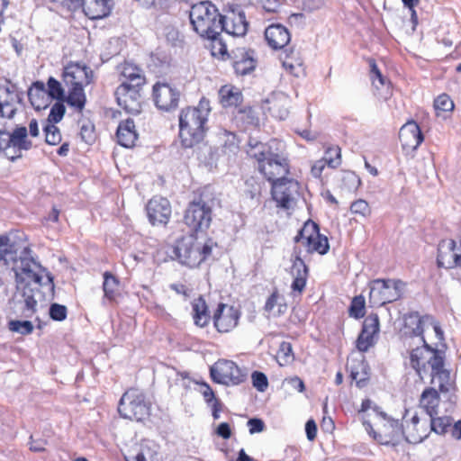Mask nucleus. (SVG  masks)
<instances>
[{"label":"nucleus","mask_w":461,"mask_h":461,"mask_svg":"<svg viewBox=\"0 0 461 461\" xmlns=\"http://www.w3.org/2000/svg\"><path fill=\"white\" fill-rule=\"evenodd\" d=\"M284 149V142L277 140L267 144L250 140L247 153L257 160L259 172L273 184L279 179H286L289 174V163Z\"/></svg>","instance_id":"f257e3e1"},{"label":"nucleus","mask_w":461,"mask_h":461,"mask_svg":"<svg viewBox=\"0 0 461 461\" xmlns=\"http://www.w3.org/2000/svg\"><path fill=\"white\" fill-rule=\"evenodd\" d=\"M381 416L385 420L384 424V434L376 435V432L373 429V427L369 421L365 420L363 422L366 430L369 434H374V438L378 439L384 444H387L393 440H398L401 435H403L406 441L411 444H417L423 441L429 435V420L427 417L420 416L417 413L413 414L411 419H407V415L404 416V423L400 426L398 420L388 419L386 420L385 414L381 412Z\"/></svg>","instance_id":"f03ea898"},{"label":"nucleus","mask_w":461,"mask_h":461,"mask_svg":"<svg viewBox=\"0 0 461 461\" xmlns=\"http://www.w3.org/2000/svg\"><path fill=\"white\" fill-rule=\"evenodd\" d=\"M220 15L218 9L210 1H202L191 6L189 19L193 30L202 38L212 42V55H224L226 45L218 38L220 35Z\"/></svg>","instance_id":"7ed1b4c3"},{"label":"nucleus","mask_w":461,"mask_h":461,"mask_svg":"<svg viewBox=\"0 0 461 461\" xmlns=\"http://www.w3.org/2000/svg\"><path fill=\"white\" fill-rule=\"evenodd\" d=\"M210 111L209 101L205 99H202L196 107L181 110L179 137L184 148H193L203 140Z\"/></svg>","instance_id":"20e7f679"},{"label":"nucleus","mask_w":461,"mask_h":461,"mask_svg":"<svg viewBox=\"0 0 461 461\" xmlns=\"http://www.w3.org/2000/svg\"><path fill=\"white\" fill-rule=\"evenodd\" d=\"M94 79L93 70L86 64L70 62L65 66L62 73V80L68 88L66 101L68 105L81 112L86 102L84 88L92 83Z\"/></svg>","instance_id":"39448f33"},{"label":"nucleus","mask_w":461,"mask_h":461,"mask_svg":"<svg viewBox=\"0 0 461 461\" xmlns=\"http://www.w3.org/2000/svg\"><path fill=\"white\" fill-rule=\"evenodd\" d=\"M0 262L11 267L19 280L28 274L33 276L39 267L29 247H21L5 235H0Z\"/></svg>","instance_id":"423d86ee"},{"label":"nucleus","mask_w":461,"mask_h":461,"mask_svg":"<svg viewBox=\"0 0 461 461\" xmlns=\"http://www.w3.org/2000/svg\"><path fill=\"white\" fill-rule=\"evenodd\" d=\"M214 245L212 240L205 237L185 236L174 246V258L183 265L195 267L211 255Z\"/></svg>","instance_id":"0eeeda50"},{"label":"nucleus","mask_w":461,"mask_h":461,"mask_svg":"<svg viewBox=\"0 0 461 461\" xmlns=\"http://www.w3.org/2000/svg\"><path fill=\"white\" fill-rule=\"evenodd\" d=\"M409 324H413L415 327L412 329V333L415 337H419V340L423 343L421 347L412 349L411 353V364L415 369L420 378L426 373L427 365L431 356H433V349L429 348L423 338V332L426 328L431 326L436 334L440 339L442 332L438 325L434 324L433 319L430 316H419L418 314L410 315Z\"/></svg>","instance_id":"6e6552de"},{"label":"nucleus","mask_w":461,"mask_h":461,"mask_svg":"<svg viewBox=\"0 0 461 461\" xmlns=\"http://www.w3.org/2000/svg\"><path fill=\"white\" fill-rule=\"evenodd\" d=\"M41 270V266L39 263V267L35 270L33 276L28 274L24 276L23 280H19L15 276L17 285L16 306L22 310V315L24 318H32L36 312L37 297L40 296L39 285L41 282L40 275Z\"/></svg>","instance_id":"1a4fd4ad"},{"label":"nucleus","mask_w":461,"mask_h":461,"mask_svg":"<svg viewBox=\"0 0 461 461\" xmlns=\"http://www.w3.org/2000/svg\"><path fill=\"white\" fill-rule=\"evenodd\" d=\"M369 286L370 303L382 306L399 300L403 294L405 283L400 279H375Z\"/></svg>","instance_id":"9d476101"},{"label":"nucleus","mask_w":461,"mask_h":461,"mask_svg":"<svg viewBox=\"0 0 461 461\" xmlns=\"http://www.w3.org/2000/svg\"><path fill=\"white\" fill-rule=\"evenodd\" d=\"M27 136L26 127H17L12 132L0 131V150L12 161L21 158L23 151L32 146Z\"/></svg>","instance_id":"9b49d317"},{"label":"nucleus","mask_w":461,"mask_h":461,"mask_svg":"<svg viewBox=\"0 0 461 461\" xmlns=\"http://www.w3.org/2000/svg\"><path fill=\"white\" fill-rule=\"evenodd\" d=\"M118 411L122 417L140 421L149 414V406L143 393L136 389L128 390L121 398Z\"/></svg>","instance_id":"f8f14e48"},{"label":"nucleus","mask_w":461,"mask_h":461,"mask_svg":"<svg viewBox=\"0 0 461 461\" xmlns=\"http://www.w3.org/2000/svg\"><path fill=\"white\" fill-rule=\"evenodd\" d=\"M184 221L192 230L208 229L212 221V206L202 197L191 202L185 210Z\"/></svg>","instance_id":"ddd939ff"},{"label":"nucleus","mask_w":461,"mask_h":461,"mask_svg":"<svg viewBox=\"0 0 461 461\" xmlns=\"http://www.w3.org/2000/svg\"><path fill=\"white\" fill-rule=\"evenodd\" d=\"M212 379L225 385H238L245 379L241 369L231 360L220 359L210 368Z\"/></svg>","instance_id":"4468645a"},{"label":"nucleus","mask_w":461,"mask_h":461,"mask_svg":"<svg viewBox=\"0 0 461 461\" xmlns=\"http://www.w3.org/2000/svg\"><path fill=\"white\" fill-rule=\"evenodd\" d=\"M60 3L70 10L82 7L85 14L92 19H102L108 16L112 11V0H51Z\"/></svg>","instance_id":"2eb2a0df"},{"label":"nucleus","mask_w":461,"mask_h":461,"mask_svg":"<svg viewBox=\"0 0 461 461\" xmlns=\"http://www.w3.org/2000/svg\"><path fill=\"white\" fill-rule=\"evenodd\" d=\"M220 32H225L233 37H243L248 32L249 23L240 6L229 5L224 14L220 15Z\"/></svg>","instance_id":"dca6fc26"},{"label":"nucleus","mask_w":461,"mask_h":461,"mask_svg":"<svg viewBox=\"0 0 461 461\" xmlns=\"http://www.w3.org/2000/svg\"><path fill=\"white\" fill-rule=\"evenodd\" d=\"M296 243L302 242L306 246L308 252H317L324 255L330 249L329 241L326 236L319 232L317 224L314 222H307L303 228L295 236Z\"/></svg>","instance_id":"f3484780"},{"label":"nucleus","mask_w":461,"mask_h":461,"mask_svg":"<svg viewBox=\"0 0 461 461\" xmlns=\"http://www.w3.org/2000/svg\"><path fill=\"white\" fill-rule=\"evenodd\" d=\"M299 188V183L293 178L279 179L272 184V197L278 207L290 209L295 204Z\"/></svg>","instance_id":"a211bd4d"},{"label":"nucleus","mask_w":461,"mask_h":461,"mask_svg":"<svg viewBox=\"0 0 461 461\" xmlns=\"http://www.w3.org/2000/svg\"><path fill=\"white\" fill-rule=\"evenodd\" d=\"M179 97V91L168 83L158 82L153 86V99L160 110L170 111L176 108Z\"/></svg>","instance_id":"6ab92c4d"},{"label":"nucleus","mask_w":461,"mask_h":461,"mask_svg":"<svg viewBox=\"0 0 461 461\" xmlns=\"http://www.w3.org/2000/svg\"><path fill=\"white\" fill-rule=\"evenodd\" d=\"M380 330V322L377 314L368 315L362 326L360 334L357 337L356 345L361 352H366L376 341Z\"/></svg>","instance_id":"aec40b11"},{"label":"nucleus","mask_w":461,"mask_h":461,"mask_svg":"<svg viewBox=\"0 0 461 461\" xmlns=\"http://www.w3.org/2000/svg\"><path fill=\"white\" fill-rule=\"evenodd\" d=\"M240 312L233 306L220 303L213 317L214 326L219 332H230L237 327Z\"/></svg>","instance_id":"412c9836"},{"label":"nucleus","mask_w":461,"mask_h":461,"mask_svg":"<svg viewBox=\"0 0 461 461\" xmlns=\"http://www.w3.org/2000/svg\"><path fill=\"white\" fill-rule=\"evenodd\" d=\"M140 87L121 84L115 91V97L118 104L127 113H138L140 111Z\"/></svg>","instance_id":"4be33fe9"},{"label":"nucleus","mask_w":461,"mask_h":461,"mask_svg":"<svg viewBox=\"0 0 461 461\" xmlns=\"http://www.w3.org/2000/svg\"><path fill=\"white\" fill-rule=\"evenodd\" d=\"M147 214L153 224H167L171 216V206L167 199L154 196L147 204Z\"/></svg>","instance_id":"5701e85b"},{"label":"nucleus","mask_w":461,"mask_h":461,"mask_svg":"<svg viewBox=\"0 0 461 461\" xmlns=\"http://www.w3.org/2000/svg\"><path fill=\"white\" fill-rule=\"evenodd\" d=\"M22 100L14 86H0V116L13 118Z\"/></svg>","instance_id":"b1692460"},{"label":"nucleus","mask_w":461,"mask_h":461,"mask_svg":"<svg viewBox=\"0 0 461 461\" xmlns=\"http://www.w3.org/2000/svg\"><path fill=\"white\" fill-rule=\"evenodd\" d=\"M291 260L293 264L290 273L294 277L291 288L293 293H298L300 294L304 290L306 285L308 269L305 263L301 258L296 250H294V254L292 255Z\"/></svg>","instance_id":"393cba45"},{"label":"nucleus","mask_w":461,"mask_h":461,"mask_svg":"<svg viewBox=\"0 0 461 461\" xmlns=\"http://www.w3.org/2000/svg\"><path fill=\"white\" fill-rule=\"evenodd\" d=\"M399 139L404 149H417L423 141V135L414 121L407 122L399 131Z\"/></svg>","instance_id":"a878e982"},{"label":"nucleus","mask_w":461,"mask_h":461,"mask_svg":"<svg viewBox=\"0 0 461 461\" xmlns=\"http://www.w3.org/2000/svg\"><path fill=\"white\" fill-rule=\"evenodd\" d=\"M121 84L130 85L134 87H140L145 84V76L141 68L136 65L124 62L118 67Z\"/></svg>","instance_id":"bb28decb"},{"label":"nucleus","mask_w":461,"mask_h":461,"mask_svg":"<svg viewBox=\"0 0 461 461\" xmlns=\"http://www.w3.org/2000/svg\"><path fill=\"white\" fill-rule=\"evenodd\" d=\"M267 44L274 50L283 49L290 40V32L281 24H271L265 31Z\"/></svg>","instance_id":"cd10ccee"},{"label":"nucleus","mask_w":461,"mask_h":461,"mask_svg":"<svg viewBox=\"0 0 461 461\" xmlns=\"http://www.w3.org/2000/svg\"><path fill=\"white\" fill-rule=\"evenodd\" d=\"M116 137L118 143L122 147L131 148L135 145L139 134L132 119H126L120 122L117 128Z\"/></svg>","instance_id":"c85d7f7f"},{"label":"nucleus","mask_w":461,"mask_h":461,"mask_svg":"<svg viewBox=\"0 0 461 461\" xmlns=\"http://www.w3.org/2000/svg\"><path fill=\"white\" fill-rule=\"evenodd\" d=\"M439 401L438 393L434 388H428L422 392L420 399V407L426 413L424 417L438 415Z\"/></svg>","instance_id":"c756f323"},{"label":"nucleus","mask_w":461,"mask_h":461,"mask_svg":"<svg viewBox=\"0 0 461 461\" xmlns=\"http://www.w3.org/2000/svg\"><path fill=\"white\" fill-rule=\"evenodd\" d=\"M28 98L31 104L38 111L49 106V96L45 86L41 82L33 83L28 90Z\"/></svg>","instance_id":"7c9ffc66"},{"label":"nucleus","mask_w":461,"mask_h":461,"mask_svg":"<svg viewBox=\"0 0 461 461\" xmlns=\"http://www.w3.org/2000/svg\"><path fill=\"white\" fill-rule=\"evenodd\" d=\"M267 103L269 104L267 110L276 119L285 120L289 114V99L286 95L281 94L267 99Z\"/></svg>","instance_id":"2f4dec72"},{"label":"nucleus","mask_w":461,"mask_h":461,"mask_svg":"<svg viewBox=\"0 0 461 461\" xmlns=\"http://www.w3.org/2000/svg\"><path fill=\"white\" fill-rule=\"evenodd\" d=\"M256 61L253 58L252 51H241L240 55H236V59L233 62V68L237 74L246 75L254 70Z\"/></svg>","instance_id":"473e14b6"},{"label":"nucleus","mask_w":461,"mask_h":461,"mask_svg":"<svg viewBox=\"0 0 461 461\" xmlns=\"http://www.w3.org/2000/svg\"><path fill=\"white\" fill-rule=\"evenodd\" d=\"M220 102L224 107L237 106L241 103L242 95L238 88L223 86L219 91Z\"/></svg>","instance_id":"72a5a7b5"},{"label":"nucleus","mask_w":461,"mask_h":461,"mask_svg":"<svg viewBox=\"0 0 461 461\" xmlns=\"http://www.w3.org/2000/svg\"><path fill=\"white\" fill-rule=\"evenodd\" d=\"M193 318L196 326L204 327L209 322L208 308L202 297L194 299L192 303Z\"/></svg>","instance_id":"f704fd0d"},{"label":"nucleus","mask_w":461,"mask_h":461,"mask_svg":"<svg viewBox=\"0 0 461 461\" xmlns=\"http://www.w3.org/2000/svg\"><path fill=\"white\" fill-rule=\"evenodd\" d=\"M284 298L278 294L277 292H274L267 300L264 310L269 316H279L282 314L286 306L283 303Z\"/></svg>","instance_id":"c9c22d12"},{"label":"nucleus","mask_w":461,"mask_h":461,"mask_svg":"<svg viewBox=\"0 0 461 461\" xmlns=\"http://www.w3.org/2000/svg\"><path fill=\"white\" fill-rule=\"evenodd\" d=\"M427 419L429 420V433L433 431L438 435H443L449 431L452 424V420L449 417L432 416L427 417Z\"/></svg>","instance_id":"e433bc0d"},{"label":"nucleus","mask_w":461,"mask_h":461,"mask_svg":"<svg viewBox=\"0 0 461 461\" xmlns=\"http://www.w3.org/2000/svg\"><path fill=\"white\" fill-rule=\"evenodd\" d=\"M119 281L118 279L113 276L111 273L105 272L104 274V284L103 289L104 292V296L109 300H113L115 297V294L118 291Z\"/></svg>","instance_id":"4c0bfd02"},{"label":"nucleus","mask_w":461,"mask_h":461,"mask_svg":"<svg viewBox=\"0 0 461 461\" xmlns=\"http://www.w3.org/2000/svg\"><path fill=\"white\" fill-rule=\"evenodd\" d=\"M152 457V452L146 444H141L139 447L132 448L125 456L126 461H149Z\"/></svg>","instance_id":"58836bf2"},{"label":"nucleus","mask_w":461,"mask_h":461,"mask_svg":"<svg viewBox=\"0 0 461 461\" xmlns=\"http://www.w3.org/2000/svg\"><path fill=\"white\" fill-rule=\"evenodd\" d=\"M276 357L280 366H286L291 363L294 358L291 343L281 342Z\"/></svg>","instance_id":"ea45409f"},{"label":"nucleus","mask_w":461,"mask_h":461,"mask_svg":"<svg viewBox=\"0 0 461 461\" xmlns=\"http://www.w3.org/2000/svg\"><path fill=\"white\" fill-rule=\"evenodd\" d=\"M431 382L438 384L441 393H447L452 388V381L449 372L443 370L431 376Z\"/></svg>","instance_id":"a19ab883"},{"label":"nucleus","mask_w":461,"mask_h":461,"mask_svg":"<svg viewBox=\"0 0 461 461\" xmlns=\"http://www.w3.org/2000/svg\"><path fill=\"white\" fill-rule=\"evenodd\" d=\"M370 77L373 86L379 89L380 86L386 87L387 90L390 88V84L386 78L382 75L374 60L370 62Z\"/></svg>","instance_id":"79ce46f5"},{"label":"nucleus","mask_w":461,"mask_h":461,"mask_svg":"<svg viewBox=\"0 0 461 461\" xmlns=\"http://www.w3.org/2000/svg\"><path fill=\"white\" fill-rule=\"evenodd\" d=\"M47 85L49 98L51 97L57 100H66L67 96H65V89L58 80L53 77H50Z\"/></svg>","instance_id":"37998d69"},{"label":"nucleus","mask_w":461,"mask_h":461,"mask_svg":"<svg viewBox=\"0 0 461 461\" xmlns=\"http://www.w3.org/2000/svg\"><path fill=\"white\" fill-rule=\"evenodd\" d=\"M323 160L327 161L328 167L331 168L338 167L341 163V150L338 146L330 147L325 151Z\"/></svg>","instance_id":"c03bdc74"},{"label":"nucleus","mask_w":461,"mask_h":461,"mask_svg":"<svg viewBox=\"0 0 461 461\" xmlns=\"http://www.w3.org/2000/svg\"><path fill=\"white\" fill-rule=\"evenodd\" d=\"M365 297L362 295L355 296L349 307V316L355 319H360L365 315Z\"/></svg>","instance_id":"a18cd8bd"},{"label":"nucleus","mask_w":461,"mask_h":461,"mask_svg":"<svg viewBox=\"0 0 461 461\" xmlns=\"http://www.w3.org/2000/svg\"><path fill=\"white\" fill-rule=\"evenodd\" d=\"M9 330L22 335H28L33 331V325L30 321L13 320L8 323Z\"/></svg>","instance_id":"49530a36"},{"label":"nucleus","mask_w":461,"mask_h":461,"mask_svg":"<svg viewBox=\"0 0 461 461\" xmlns=\"http://www.w3.org/2000/svg\"><path fill=\"white\" fill-rule=\"evenodd\" d=\"M46 142L50 145H58L61 141V133L59 128L53 123H47L44 126Z\"/></svg>","instance_id":"de8ad7c7"},{"label":"nucleus","mask_w":461,"mask_h":461,"mask_svg":"<svg viewBox=\"0 0 461 461\" xmlns=\"http://www.w3.org/2000/svg\"><path fill=\"white\" fill-rule=\"evenodd\" d=\"M343 186L348 191L356 190L360 185V180L357 176L352 171H346L342 174L341 177Z\"/></svg>","instance_id":"09e8293b"},{"label":"nucleus","mask_w":461,"mask_h":461,"mask_svg":"<svg viewBox=\"0 0 461 461\" xmlns=\"http://www.w3.org/2000/svg\"><path fill=\"white\" fill-rule=\"evenodd\" d=\"M437 111L450 112L454 109V103L447 95H440L434 102Z\"/></svg>","instance_id":"8fccbe9b"},{"label":"nucleus","mask_w":461,"mask_h":461,"mask_svg":"<svg viewBox=\"0 0 461 461\" xmlns=\"http://www.w3.org/2000/svg\"><path fill=\"white\" fill-rule=\"evenodd\" d=\"M253 386L259 392L263 393L268 386V381L267 375L258 371H254L251 375Z\"/></svg>","instance_id":"3c124183"},{"label":"nucleus","mask_w":461,"mask_h":461,"mask_svg":"<svg viewBox=\"0 0 461 461\" xmlns=\"http://www.w3.org/2000/svg\"><path fill=\"white\" fill-rule=\"evenodd\" d=\"M65 113V106L61 103H56L50 109L48 123H57L60 122Z\"/></svg>","instance_id":"603ef678"},{"label":"nucleus","mask_w":461,"mask_h":461,"mask_svg":"<svg viewBox=\"0 0 461 461\" xmlns=\"http://www.w3.org/2000/svg\"><path fill=\"white\" fill-rule=\"evenodd\" d=\"M163 35L172 46H176L181 41L179 32L173 25H167L164 28Z\"/></svg>","instance_id":"864d4df0"},{"label":"nucleus","mask_w":461,"mask_h":461,"mask_svg":"<svg viewBox=\"0 0 461 461\" xmlns=\"http://www.w3.org/2000/svg\"><path fill=\"white\" fill-rule=\"evenodd\" d=\"M68 310L65 305L52 303L50 307V316L52 320L62 321L67 318Z\"/></svg>","instance_id":"5fc2aeb1"},{"label":"nucleus","mask_w":461,"mask_h":461,"mask_svg":"<svg viewBox=\"0 0 461 461\" xmlns=\"http://www.w3.org/2000/svg\"><path fill=\"white\" fill-rule=\"evenodd\" d=\"M427 366L431 368L430 375H436L441 371H443L444 361L443 358L438 354L437 351L433 349V356H431V359L429 360Z\"/></svg>","instance_id":"6e6d98bb"},{"label":"nucleus","mask_w":461,"mask_h":461,"mask_svg":"<svg viewBox=\"0 0 461 461\" xmlns=\"http://www.w3.org/2000/svg\"><path fill=\"white\" fill-rule=\"evenodd\" d=\"M350 211L354 214H359L363 217L367 216L370 213V208L368 203L364 200H357L352 203Z\"/></svg>","instance_id":"4d7b16f0"},{"label":"nucleus","mask_w":461,"mask_h":461,"mask_svg":"<svg viewBox=\"0 0 461 461\" xmlns=\"http://www.w3.org/2000/svg\"><path fill=\"white\" fill-rule=\"evenodd\" d=\"M80 136L86 143H92L95 140L94 127L89 124H83L80 129Z\"/></svg>","instance_id":"13d9d810"},{"label":"nucleus","mask_w":461,"mask_h":461,"mask_svg":"<svg viewBox=\"0 0 461 461\" xmlns=\"http://www.w3.org/2000/svg\"><path fill=\"white\" fill-rule=\"evenodd\" d=\"M284 384H286L293 390H295L299 393L303 392L305 389L303 381L301 378H299L298 376H293V377L286 378L284 381Z\"/></svg>","instance_id":"bf43d9fd"},{"label":"nucleus","mask_w":461,"mask_h":461,"mask_svg":"<svg viewBox=\"0 0 461 461\" xmlns=\"http://www.w3.org/2000/svg\"><path fill=\"white\" fill-rule=\"evenodd\" d=\"M200 393L203 394L204 400L208 403H211V402L214 403L215 401H217L215 399V395H214L212 389L206 383L200 384Z\"/></svg>","instance_id":"052dcab7"},{"label":"nucleus","mask_w":461,"mask_h":461,"mask_svg":"<svg viewBox=\"0 0 461 461\" xmlns=\"http://www.w3.org/2000/svg\"><path fill=\"white\" fill-rule=\"evenodd\" d=\"M326 166H328L327 161L323 160L322 158L315 161L311 168L312 176L315 178H320Z\"/></svg>","instance_id":"680f3d73"},{"label":"nucleus","mask_w":461,"mask_h":461,"mask_svg":"<svg viewBox=\"0 0 461 461\" xmlns=\"http://www.w3.org/2000/svg\"><path fill=\"white\" fill-rule=\"evenodd\" d=\"M250 434L259 433L264 430V422L260 419H250L248 421Z\"/></svg>","instance_id":"e2e57ef3"},{"label":"nucleus","mask_w":461,"mask_h":461,"mask_svg":"<svg viewBox=\"0 0 461 461\" xmlns=\"http://www.w3.org/2000/svg\"><path fill=\"white\" fill-rule=\"evenodd\" d=\"M288 23L292 26L302 27L305 23V16L302 13L292 14L288 17Z\"/></svg>","instance_id":"0e129e2a"},{"label":"nucleus","mask_w":461,"mask_h":461,"mask_svg":"<svg viewBox=\"0 0 461 461\" xmlns=\"http://www.w3.org/2000/svg\"><path fill=\"white\" fill-rule=\"evenodd\" d=\"M305 431L307 435V438L309 440H313L316 438L317 433V426L314 420H310L305 424Z\"/></svg>","instance_id":"69168bd1"},{"label":"nucleus","mask_w":461,"mask_h":461,"mask_svg":"<svg viewBox=\"0 0 461 461\" xmlns=\"http://www.w3.org/2000/svg\"><path fill=\"white\" fill-rule=\"evenodd\" d=\"M217 434L227 439V438H230V436H231V431H230V425L226 422H222L221 423L218 428H217Z\"/></svg>","instance_id":"338daca9"},{"label":"nucleus","mask_w":461,"mask_h":461,"mask_svg":"<svg viewBox=\"0 0 461 461\" xmlns=\"http://www.w3.org/2000/svg\"><path fill=\"white\" fill-rule=\"evenodd\" d=\"M30 449L35 452H40L45 449L46 441L43 439H34L31 437Z\"/></svg>","instance_id":"774afa93"}]
</instances>
